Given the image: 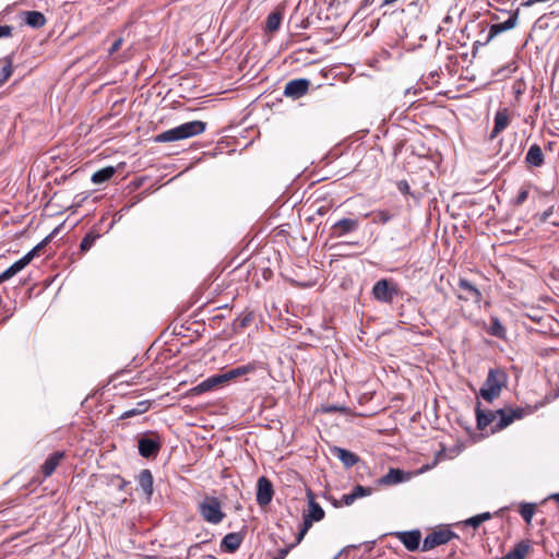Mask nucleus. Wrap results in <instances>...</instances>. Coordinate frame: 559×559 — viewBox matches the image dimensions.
<instances>
[{"instance_id":"58836bf2","label":"nucleus","mask_w":559,"mask_h":559,"mask_svg":"<svg viewBox=\"0 0 559 559\" xmlns=\"http://www.w3.org/2000/svg\"><path fill=\"white\" fill-rule=\"evenodd\" d=\"M503 332H504V329L501 325V323L499 322V320L492 319L491 334L496 335V336H502Z\"/></svg>"},{"instance_id":"a18cd8bd","label":"nucleus","mask_w":559,"mask_h":559,"mask_svg":"<svg viewBox=\"0 0 559 559\" xmlns=\"http://www.w3.org/2000/svg\"><path fill=\"white\" fill-rule=\"evenodd\" d=\"M292 547H293V546H289V547H287V548H282V549H280V550L277 551V555H276V557H275L274 559H285V558H286V556L288 555V552H289V550H290V548H292Z\"/></svg>"},{"instance_id":"37998d69","label":"nucleus","mask_w":559,"mask_h":559,"mask_svg":"<svg viewBox=\"0 0 559 559\" xmlns=\"http://www.w3.org/2000/svg\"><path fill=\"white\" fill-rule=\"evenodd\" d=\"M465 523L466 525L473 526L474 528H477L481 524L478 515L469 518Z\"/></svg>"},{"instance_id":"aec40b11","label":"nucleus","mask_w":559,"mask_h":559,"mask_svg":"<svg viewBox=\"0 0 559 559\" xmlns=\"http://www.w3.org/2000/svg\"><path fill=\"white\" fill-rule=\"evenodd\" d=\"M332 452L345 467H352L359 461L358 455L343 448L335 447Z\"/></svg>"},{"instance_id":"4c0bfd02","label":"nucleus","mask_w":559,"mask_h":559,"mask_svg":"<svg viewBox=\"0 0 559 559\" xmlns=\"http://www.w3.org/2000/svg\"><path fill=\"white\" fill-rule=\"evenodd\" d=\"M350 493L354 496V499L356 500L358 498L369 496L371 493V488L357 485L354 487Z\"/></svg>"},{"instance_id":"603ef678","label":"nucleus","mask_w":559,"mask_h":559,"mask_svg":"<svg viewBox=\"0 0 559 559\" xmlns=\"http://www.w3.org/2000/svg\"><path fill=\"white\" fill-rule=\"evenodd\" d=\"M3 283V280H0V284Z\"/></svg>"},{"instance_id":"f8f14e48","label":"nucleus","mask_w":559,"mask_h":559,"mask_svg":"<svg viewBox=\"0 0 559 559\" xmlns=\"http://www.w3.org/2000/svg\"><path fill=\"white\" fill-rule=\"evenodd\" d=\"M273 485L270 479L265 476H262L258 479L257 485V502L259 506L264 507L267 506L273 498Z\"/></svg>"},{"instance_id":"7c9ffc66","label":"nucleus","mask_w":559,"mask_h":559,"mask_svg":"<svg viewBox=\"0 0 559 559\" xmlns=\"http://www.w3.org/2000/svg\"><path fill=\"white\" fill-rule=\"evenodd\" d=\"M366 216H369V214ZM370 216L372 217L373 223L385 224L394 216V214L390 213L388 210H378L371 212Z\"/></svg>"},{"instance_id":"a878e982","label":"nucleus","mask_w":559,"mask_h":559,"mask_svg":"<svg viewBox=\"0 0 559 559\" xmlns=\"http://www.w3.org/2000/svg\"><path fill=\"white\" fill-rule=\"evenodd\" d=\"M116 171H117L116 167H114V166L104 167V168L95 171L92 175L91 180L94 185H102V183L110 180L112 178V176L116 174Z\"/></svg>"},{"instance_id":"9b49d317","label":"nucleus","mask_w":559,"mask_h":559,"mask_svg":"<svg viewBox=\"0 0 559 559\" xmlns=\"http://www.w3.org/2000/svg\"><path fill=\"white\" fill-rule=\"evenodd\" d=\"M393 535L408 551H416L419 548L421 540V533L419 530L395 532Z\"/></svg>"},{"instance_id":"1a4fd4ad","label":"nucleus","mask_w":559,"mask_h":559,"mask_svg":"<svg viewBox=\"0 0 559 559\" xmlns=\"http://www.w3.org/2000/svg\"><path fill=\"white\" fill-rule=\"evenodd\" d=\"M160 448L162 443L158 437H142L138 441L139 453L142 457L145 459L155 457L158 454Z\"/></svg>"},{"instance_id":"c85d7f7f","label":"nucleus","mask_w":559,"mask_h":559,"mask_svg":"<svg viewBox=\"0 0 559 559\" xmlns=\"http://www.w3.org/2000/svg\"><path fill=\"white\" fill-rule=\"evenodd\" d=\"M150 407H151V402L150 401H147V400L140 401L136 404L135 407L130 408V409L123 412L120 415V419H128V418L141 415V414H144V413H146L150 409Z\"/></svg>"},{"instance_id":"6e6552de","label":"nucleus","mask_w":559,"mask_h":559,"mask_svg":"<svg viewBox=\"0 0 559 559\" xmlns=\"http://www.w3.org/2000/svg\"><path fill=\"white\" fill-rule=\"evenodd\" d=\"M457 287L460 290L457 294L459 299L464 301H473L476 305H479L483 300L481 292L466 278H460L457 282Z\"/></svg>"},{"instance_id":"dca6fc26","label":"nucleus","mask_w":559,"mask_h":559,"mask_svg":"<svg viewBox=\"0 0 559 559\" xmlns=\"http://www.w3.org/2000/svg\"><path fill=\"white\" fill-rule=\"evenodd\" d=\"M136 481H138L139 487L144 492L146 499L151 500L153 491H154V488H153L154 479H153L152 472L147 468L142 469L139 473V475L136 476Z\"/></svg>"},{"instance_id":"72a5a7b5","label":"nucleus","mask_w":559,"mask_h":559,"mask_svg":"<svg viewBox=\"0 0 559 559\" xmlns=\"http://www.w3.org/2000/svg\"><path fill=\"white\" fill-rule=\"evenodd\" d=\"M51 235L47 236L44 240H41L37 246H35L29 252H27L23 258H29V262L39 254V251L51 240Z\"/></svg>"},{"instance_id":"a19ab883","label":"nucleus","mask_w":559,"mask_h":559,"mask_svg":"<svg viewBox=\"0 0 559 559\" xmlns=\"http://www.w3.org/2000/svg\"><path fill=\"white\" fill-rule=\"evenodd\" d=\"M13 27L10 25H0V39L9 38L12 36Z\"/></svg>"},{"instance_id":"f704fd0d","label":"nucleus","mask_w":559,"mask_h":559,"mask_svg":"<svg viewBox=\"0 0 559 559\" xmlns=\"http://www.w3.org/2000/svg\"><path fill=\"white\" fill-rule=\"evenodd\" d=\"M51 235L47 236L44 240H41L37 246H35L29 252H27L23 258H29V262L39 254V251L51 240Z\"/></svg>"},{"instance_id":"09e8293b","label":"nucleus","mask_w":559,"mask_h":559,"mask_svg":"<svg viewBox=\"0 0 559 559\" xmlns=\"http://www.w3.org/2000/svg\"><path fill=\"white\" fill-rule=\"evenodd\" d=\"M396 1H397V0H382V4H381V5H382V7H384V5H390V4H392V3L396 2Z\"/></svg>"},{"instance_id":"ddd939ff","label":"nucleus","mask_w":559,"mask_h":559,"mask_svg":"<svg viewBox=\"0 0 559 559\" xmlns=\"http://www.w3.org/2000/svg\"><path fill=\"white\" fill-rule=\"evenodd\" d=\"M359 228V221L355 218H342L334 223L331 228V235L340 238Z\"/></svg>"},{"instance_id":"e433bc0d","label":"nucleus","mask_w":559,"mask_h":559,"mask_svg":"<svg viewBox=\"0 0 559 559\" xmlns=\"http://www.w3.org/2000/svg\"><path fill=\"white\" fill-rule=\"evenodd\" d=\"M0 85L10 79L12 75V61L10 58H5V64L1 69Z\"/></svg>"},{"instance_id":"de8ad7c7","label":"nucleus","mask_w":559,"mask_h":559,"mask_svg":"<svg viewBox=\"0 0 559 559\" xmlns=\"http://www.w3.org/2000/svg\"><path fill=\"white\" fill-rule=\"evenodd\" d=\"M480 522H485L491 518V514L489 512L480 513L478 514Z\"/></svg>"},{"instance_id":"c9c22d12","label":"nucleus","mask_w":559,"mask_h":559,"mask_svg":"<svg viewBox=\"0 0 559 559\" xmlns=\"http://www.w3.org/2000/svg\"><path fill=\"white\" fill-rule=\"evenodd\" d=\"M51 235L47 236L44 240H41L37 246H35L29 252H27L23 258H29V262L39 254V251L51 240Z\"/></svg>"},{"instance_id":"c756f323","label":"nucleus","mask_w":559,"mask_h":559,"mask_svg":"<svg viewBox=\"0 0 559 559\" xmlns=\"http://www.w3.org/2000/svg\"><path fill=\"white\" fill-rule=\"evenodd\" d=\"M283 12L281 10H275L269 14L266 17V31L274 33L276 32L282 23Z\"/></svg>"},{"instance_id":"4be33fe9","label":"nucleus","mask_w":559,"mask_h":559,"mask_svg":"<svg viewBox=\"0 0 559 559\" xmlns=\"http://www.w3.org/2000/svg\"><path fill=\"white\" fill-rule=\"evenodd\" d=\"M242 542V537L239 533H229L224 536L221 543V547L227 552L236 551Z\"/></svg>"},{"instance_id":"f03ea898","label":"nucleus","mask_w":559,"mask_h":559,"mask_svg":"<svg viewBox=\"0 0 559 559\" xmlns=\"http://www.w3.org/2000/svg\"><path fill=\"white\" fill-rule=\"evenodd\" d=\"M206 129V123L200 120L185 122L178 127L166 130L155 136V142H175L186 140L203 133Z\"/></svg>"},{"instance_id":"9d476101","label":"nucleus","mask_w":559,"mask_h":559,"mask_svg":"<svg viewBox=\"0 0 559 559\" xmlns=\"http://www.w3.org/2000/svg\"><path fill=\"white\" fill-rule=\"evenodd\" d=\"M310 81L307 79H296L286 83L284 95L293 99H298L307 94Z\"/></svg>"},{"instance_id":"39448f33","label":"nucleus","mask_w":559,"mask_h":559,"mask_svg":"<svg viewBox=\"0 0 559 559\" xmlns=\"http://www.w3.org/2000/svg\"><path fill=\"white\" fill-rule=\"evenodd\" d=\"M308 506L309 510L308 513L304 515V522L301 525V528L297 535V543H300L301 539L305 537L309 528L312 526V523L316 521H321L324 518V510L321 508V506L316 502L314 497L311 491L308 492Z\"/></svg>"},{"instance_id":"b1692460","label":"nucleus","mask_w":559,"mask_h":559,"mask_svg":"<svg viewBox=\"0 0 559 559\" xmlns=\"http://www.w3.org/2000/svg\"><path fill=\"white\" fill-rule=\"evenodd\" d=\"M29 264V258H21L16 262H14L10 267H8L5 271L0 273V280H3V282L12 278L14 275H16L19 272H21L26 265Z\"/></svg>"},{"instance_id":"0eeeda50","label":"nucleus","mask_w":559,"mask_h":559,"mask_svg":"<svg viewBox=\"0 0 559 559\" xmlns=\"http://www.w3.org/2000/svg\"><path fill=\"white\" fill-rule=\"evenodd\" d=\"M457 535L448 527H439L429 533L421 545V551L431 550L438 546L448 544L451 539L456 538Z\"/></svg>"},{"instance_id":"79ce46f5","label":"nucleus","mask_w":559,"mask_h":559,"mask_svg":"<svg viewBox=\"0 0 559 559\" xmlns=\"http://www.w3.org/2000/svg\"><path fill=\"white\" fill-rule=\"evenodd\" d=\"M121 45H122V38H117L112 45L110 46L109 48V55H114L115 52H117L120 48H121Z\"/></svg>"},{"instance_id":"2f4dec72","label":"nucleus","mask_w":559,"mask_h":559,"mask_svg":"<svg viewBox=\"0 0 559 559\" xmlns=\"http://www.w3.org/2000/svg\"><path fill=\"white\" fill-rule=\"evenodd\" d=\"M99 238V234L91 230L88 231L81 241L80 249L82 252L88 251L95 241Z\"/></svg>"},{"instance_id":"bb28decb","label":"nucleus","mask_w":559,"mask_h":559,"mask_svg":"<svg viewBox=\"0 0 559 559\" xmlns=\"http://www.w3.org/2000/svg\"><path fill=\"white\" fill-rule=\"evenodd\" d=\"M255 314L253 310L246 309L235 321L234 330L239 331L248 328L254 321Z\"/></svg>"},{"instance_id":"2eb2a0df","label":"nucleus","mask_w":559,"mask_h":559,"mask_svg":"<svg viewBox=\"0 0 559 559\" xmlns=\"http://www.w3.org/2000/svg\"><path fill=\"white\" fill-rule=\"evenodd\" d=\"M518 19H519V12L515 11V12H512L509 15V19L507 21H504L503 23L492 24L489 28L488 40H490L491 38H493L495 36L499 35L502 32H506V31H509V29H512L513 27H515V25L518 23Z\"/></svg>"},{"instance_id":"49530a36","label":"nucleus","mask_w":559,"mask_h":559,"mask_svg":"<svg viewBox=\"0 0 559 559\" xmlns=\"http://www.w3.org/2000/svg\"><path fill=\"white\" fill-rule=\"evenodd\" d=\"M342 501L344 502V504L350 506L352 503H354L355 499L354 496L349 492L343 496Z\"/></svg>"},{"instance_id":"412c9836","label":"nucleus","mask_w":559,"mask_h":559,"mask_svg":"<svg viewBox=\"0 0 559 559\" xmlns=\"http://www.w3.org/2000/svg\"><path fill=\"white\" fill-rule=\"evenodd\" d=\"M531 549V544L528 540H521L518 543L512 550H510L507 555L501 557L500 559H524Z\"/></svg>"},{"instance_id":"8fccbe9b","label":"nucleus","mask_w":559,"mask_h":559,"mask_svg":"<svg viewBox=\"0 0 559 559\" xmlns=\"http://www.w3.org/2000/svg\"><path fill=\"white\" fill-rule=\"evenodd\" d=\"M554 499L559 503V493L555 495Z\"/></svg>"},{"instance_id":"4468645a","label":"nucleus","mask_w":559,"mask_h":559,"mask_svg":"<svg viewBox=\"0 0 559 559\" xmlns=\"http://www.w3.org/2000/svg\"><path fill=\"white\" fill-rule=\"evenodd\" d=\"M225 383H227V382L224 377V373L214 374V376L205 379L204 381H202L194 388H192L191 393L194 395H199V394H202V393H205L209 391H213L219 386H223Z\"/></svg>"},{"instance_id":"ea45409f","label":"nucleus","mask_w":559,"mask_h":559,"mask_svg":"<svg viewBox=\"0 0 559 559\" xmlns=\"http://www.w3.org/2000/svg\"><path fill=\"white\" fill-rule=\"evenodd\" d=\"M396 187L399 189V191L405 195H408V194H412L411 193V187L408 185V182L406 180H400L397 183H396Z\"/></svg>"},{"instance_id":"423d86ee","label":"nucleus","mask_w":559,"mask_h":559,"mask_svg":"<svg viewBox=\"0 0 559 559\" xmlns=\"http://www.w3.org/2000/svg\"><path fill=\"white\" fill-rule=\"evenodd\" d=\"M371 294L377 301L392 304L399 295V285L392 280L382 278L376 282Z\"/></svg>"},{"instance_id":"3c124183","label":"nucleus","mask_w":559,"mask_h":559,"mask_svg":"<svg viewBox=\"0 0 559 559\" xmlns=\"http://www.w3.org/2000/svg\"><path fill=\"white\" fill-rule=\"evenodd\" d=\"M556 397H559V392H557V393L552 396V399H556Z\"/></svg>"},{"instance_id":"20e7f679","label":"nucleus","mask_w":559,"mask_h":559,"mask_svg":"<svg viewBox=\"0 0 559 559\" xmlns=\"http://www.w3.org/2000/svg\"><path fill=\"white\" fill-rule=\"evenodd\" d=\"M199 512L203 520L211 524H218L225 518L222 503L216 497L206 496L203 501L199 503Z\"/></svg>"},{"instance_id":"cd10ccee","label":"nucleus","mask_w":559,"mask_h":559,"mask_svg":"<svg viewBox=\"0 0 559 559\" xmlns=\"http://www.w3.org/2000/svg\"><path fill=\"white\" fill-rule=\"evenodd\" d=\"M254 369H255V367L253 365L248 364V365L239 366V367H236L234 369H230V370L224 372V377L226 379V382H228L236 378L248 374V373L254 371Z\"/></svg>"},{"instance_id":"6ab92c4d","label":"nucleus","mask_w":559,"mask_h":559,"mask_svg":"<svg viewBox=\"0 0 559 559\" xmlns=\"http://www.w3.org/2000/svg\"><path fill=\"white\" fill-rule=\"evenodd\" d=\"M525 162L530 167H540L544 164V153L538 144L530 146Z\"/></svg>"},{"instance_id":"f3484780","label":"nucleus","mask_w":559,"mask_h":559,"mask_svg":"<svg viewBox=\"0 0 559 559\" xmlns=\"http://www.w3.org/2000/svg\"><path fill=\"white\" fill-rule=\"evenodd\" d=\"M63 457H64L63 451H56V452L51 453L46 459V461L41 465V473L45 478H47L53 474V472L56 471V468L58 467L60 462L63 460Z\"/></svg>"},{"instance_id":"c03bdc74","label":"nucleus","mask_w":559,"mask_h":559,"mask_svg":"<svg viewBox=\"0 0 559 559\" xmlns=\"http://www.w3.org/2000/svg\"><path fill=\"white\" fill-rule=\"evenodd\" d=\"M527 195H528V192L527 190L523 189L519 192L518 197H516V204H522L525 202V200L527 199Z\"/></svg>"},{"instance_id":"473e14b6","label":"nucleus","mask_w":559,"mask_h":559,"mask_svg":"<svg viewBox=\"0 0 559 559\" xmlns=\"http://www.w3.org/2000/svg\"><path fill=\"white\" fill-rule=\"evenodd\" d=\"M535 512V507L532 503H523L520 507V514L525 522L530 523Z\"/></svg>"},{"instance_id":"f257e3e1","label":"nucleus","mask_w":559,"mask_h":559,"mask_svg":"<svg viewBox=\"0 0 559 559\" xmlns=\"http://www.w3.org/2000/svg\"><path fill=\"white\" fill-rule=\"evenodd\" d=\"M526 415L524 408H501L497 411H484L478 405L476 407L477 428L485 430L490 427L492 433L503 430L514 420L522 419Z\"/></svg>"},{"instance_id":"5701e85b","label":"nucleus","mask_w":559,"mask_h":559,"mask_svg":"<svg viewBox=\"0 0 559 559\" xmlns=\"http://www.w3.org/2000/svg\"><path fill=\"white\" fill-rule=\"evenodd\" d=\"M406 475L403 471L399 468H391L388 474L380 478L379 483L381 485L391 486L396 485L406 479Z\"/></svg>"},{"instance_id":"a211bd4d","label":"nucleus","mask_w":559,"mask_h":559,"mask_svg":"<svg viewBox=\"0 0 559 559\" xmlns=\"http://www.w3.org/2000/svg\"><path fill=\"white\" fill-rule=\"evenodd\" d=\"M509 112L507 108L499 109L495 115V126L490 133V139H495L499 133L507 129L509 126Z\"/></svg>"},{"instance_id":"393cba45","label":"nucleus","mask_w":559,"mask_h":559,"mask_svg":"<svg viewBox=\"0 0 559 559\" xmlns=\"http://www.w3.org/2000/svg\"><path fill=\"white\" fill-rule=\"evenodd\" d=\"M24 16L25 23L34 28H40L47 22L45 15L39 11H26L24 12Z\"/></svg>"},{"instance_id":"7ed1b4c3","label":"nucleus","mask_w":559,"mask_h":559,"mask_svg":"<svg viewBox=\"0 0 559 559\" xmlns=\"http://www.w3.org/2000/svg\"><path fill=\"white\" fill-rule=\"evenodd\" d=\"M507 381L508 376L502 369H490L483 386L479 390V396H481L486 402L491 403L500 396L502 389L507 385Z\"/></svg>"}]
</instances>
